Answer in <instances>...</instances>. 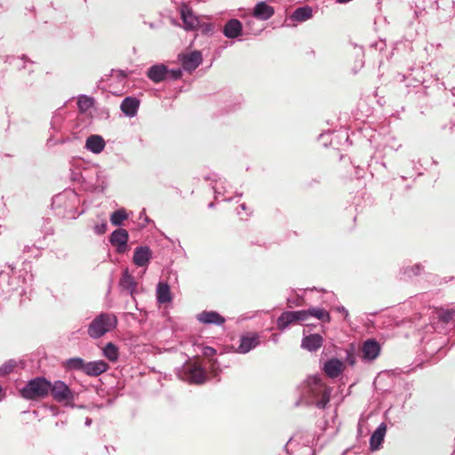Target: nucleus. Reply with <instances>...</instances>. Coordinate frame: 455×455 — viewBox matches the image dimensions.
<instances>
[{"label":"nucleus","mask_w":455,"mask_h":455,"mask_svg":"<svg viewBox=\"0 0 455 455\" xmlns=\"http://www.w3.org/2000/svg\"><path fill=\"white\" fill-rule=\"evenodd\" d=\"M314 435L305 430H298L286 442V453L294 455H315L312 448Z\"/></svg>","instance_id":"1"},{"label":"nucleus","mask_w":455,"mask_h":455,"mask_svg":"<svg viewBox=\"0 0 455 455\" xmlns=\"http://www.w3.org/2000/svg\"><path fill=\"white\" fill-rule=\"evenodd\" d=\"M117 325V318L113 314L101 313L88 326V335L92 339H99L114 330Z\"/></svg>","instance_id":"2"},{"label":"nucleus","mask_w":455,"mask_h":455,"mask_svg":"<svg viewBox=\"0 0 455 455\" xmlns=\"http://www.w3.org/2000/svg\"><path fill=\"white\" fill-rule=\"evenodd\" d=\"M308 393L315 399V406L323 409L330 402L331 388L322 382L318 377H313L308 381Z\"/></svg>","instance_id":"3"},{"label":"nucleus","mask_w":455,"mask_h":455,"mask_svg":"<svg viewBox=\"0 0 455 455\" xmlns=\"http://www.w3.org/2000/svg\"><path fill=\"white\" fill-rule=\"evenodd\" d=\"M51 388V382L44 378H36L30 380L21 390L22 397L26 399H36L45 397Z\"/></svg>","instance_id":"4"},{"label":"nucleus","mask_w":455,"mask_h":455,"mask_svg":"<svg viewBox=\"0 0 455 455\" xmlns=\"http://www.w3.org/2000/svg\"><path fill=\"white\" fill-rule=\"evenodd\" d=\"M50 391L53 399L58 403H69L75 399L74 392L61 380L54 381L52 384L51 383Z\"/></svg>","instance_id":"5"},{"label":"nucleus","mask_w":455,"mask_h":455,"mask_svg":"<svg viewBox=\"0 0 455 455\" xmlns=\"http://www.w3.org/2000/svg\"><path fill=\"white\" fill-rule=\"evenodd\" d=\"M184 379L190 383L202 384L206 380V373L204 368L197 363H189L185 367Z\"/></svg>","instance_id":"6"},{"label":"nucleus","mask_w":455,"mask_h":455,"mask_svg":"<svg viewBox=\"0 0 455 455\" xmlns=\"http://www.w3.org/2000/svg\"><path fill=\"white\" fill-rule=\"evenodd\" d=\"M180 14L186 30H196L200 27L199 17L188 5H182Z\"/></svg>","instance_id":"7"},{"label":"nucleus","mask_w":455,"mask_h":455,"mask_svg":"<svg viewBox=\"0 0 455 455\" xmlns=\"http://www.w3.org/2000/svg\"><path fill=\"white\" fill-rule=\"evenodd\" d=\"M128 238V232L124 228H118L112 232L109 241L116 247L117 252L124 253L127 249Z\"/></svg>","instance_id":"8"},{"label":"nucleus","mask_w":455,"mask_h":455,"mask_svg":"<svg viewBox=\"0 0 455 455\" xmlns=\"http://www.w3.org/2000/svg\"><path fill=\"white\" fill-rule=\"evenodd\" d=\"M344 370V363L338 358H331L327 360L323 366V371L331 379L338 378Z\"/></svg>","instance_id":"9"},{"label":"nucleus","mask_w":455,"mask_h":455,"mask_svg":"<svg viewBox=\"0 0 455 455\" xmlns=\"http://www.w3.org/2000/svg\"><path fill=\"white\" fill-rule=\"evenodd\" d=\"M454 319V310H439L435 313V315L433 317L432 328L435 331H439L441 327L443 328V324H447L452 322Z\"/></svg>","instance_id":"10"},{"label":"nucleus","mask_w":455,"mask_h":455,"mask_svg":"<svg viewBox=\"0 0 455 455\" xmlns=\"http://www.w3.org/2000/svg\"><path fill=\"white\" fill-rule=\"evenodd\" d=\"M380 353L379 344L373 339H367L362 347L363 358L367 361L376 359Z\"/></svg>","instance_id":"11"},{"label":"nucleus","mask_w":455,"mask_h":455,"mask_svg":"<svg viewBox=\"0 0 455 455\" xmlns=\"http://www.w3.org/2000/svg\"><path fill=\"white\" fill-rule=\"evenodd\" d=\"M180 60L185 70L193 71L202 63L203 58L200 52L195 51L182 55Z\"/></svg>","instance_id":"12"},{"label":"nucleus","mask_w":455,"mask_h":455,"mask_svg":"<svg viewBox=\"0 0 455 455\" xmlns=\"http://www.w3.org/2000/svg\"><path fill=\"white\" fill-rule=\"evenodd\" d=\"M323 343V338L322 335L315 333L309 334L303 337L301 340V347L309 352L317 351Z\"/></svg>","instance_id":"13"},{"label":"nucleus","mask_w":455,"mask_h":455,"mask_svg":"<svg viewBox=\"0 0 455 455\" xmlns=\"http://www.w3.org/2000/svg\"><path fill=\"white\" fill-rule=\"evenodd\" d=\"M152 258V251L148 246L137 247L133 254V263L137 267H146Z\"/></svg>","instance_id":"14"},{"label":"nucleus","mask_w":455,"mask_h":455,"mask_svg":"<svg viewBox=\"0 0 455 455\" xmlns=\"http://www.w3.org/2000/svg\"><path fill=\"white\" fill-rule=\"evenodd\" d=\"M387 432V426L381 423L371 434L370 438V449L372 451L379 450Z\"/></svg>","instance_id":"15"},{"label":"nucleus","mask_w":455,"mask_h":455,"mask_svg":"<svg viewBox=\"0 0 455 455\" xmlns=\"http://www.w3.org/2000/svg\"><path fill=\"white\" fill-rule=\"evenodd\" d=\"M168 73L169 70L167 69L166 66H164V64H157L152 66L148 70L147 75L148 77L154 83H160L166 78Z\"/></svg>","instance_id":"16"},{"label":"nucleus","mask_w":455,"mask_h":455,"mask_svg":"<svg viewBox=\"0 0 455 455\" xmlns=\"http://www.w3.org/2000/svg\"><path fill=\"white\" fill-rule=\"evenodd\" d=\"M242 28V23L236 19H232L224 26L223 34L226 37L234 39L241 35Z\"/></svg>","instance_id":"17"},{"label":"nucleus","mask_w":455,"mask_h":455,"mask_svg":"<svg viewBox=\"0 0 455 455\" xmlns=\"http://www.w3.org/2000/svg\"><path fill=\"white\" fill-rule=\"evenodd\" d=\"M108 369V365L103 360L88 362L85 363L84 373L88 376H98Z\"/></svg>","instance_id":"18"},{"label":"nucleus","mask_w":455,"mask_h":455,"mask_svg":"<svg viewBox=\"0 0 455 455\" xmlns=\"http://www.w3.org/2000/svg\"><path fill=\"white\" fill-rule=\"evenodd\" d=\"M105 148V141L100 135H91L86 139L85 148L93 154H100Z\"/></svg>","instance_id":"19"},{"label":"nucleus","mask_w":455,"mask_h":455,"mask_svg":"<svg viewBox=\"0 0 455 455\" xmlns=\"http://www.w3.org/2000/svg\"><path fill=\"white\" fill-rule=\"evenodd\" d=\"M140 106V101L136 98L133 97H126L121 103L120 108L122 112L129 116L133 117L136 116L138 108Z\"/></svg>","instance_id":"20"},{"label":"nucleus","mask_w":455,"mask_h":455,"mask_svg":"<svg viewBox=\"0 0 455 455\" xmlns=\"http://www.w3.org/2000/svg\"><path fill=\"white\" fill-rule=\"evenodd\" d=\"M259 336L251 334L241 338L237 351L241 354H246L259 345Z\"/></svg>","instance_id":"21"},{"label":"nucleus","mask_w":455,"mask_h":455,"mask_svg":"<svg viewBox=\"0 0 455 455\" xmlns=\"http://www.w3.org/2000/svg\"><path fill=\"white\" fill-rule=\"evenodd\" d=\"M197 319L206 324L221 325L225 322L224 317L215 311H203L197 315Z\"/></svg>","instance_id":"22"},{"label":"nucleus","mask_w":455,"mask_h":455,"mask_svg":"<svg viewBox=\"0 0 455 455\" xmlns=\"http://www.w3.org/2000/svg\"><path fill=\"white\" fill-rule=\"evenodd\" d=\"M274 14V8L266 2H260L256 4L253 10V17L261 20H267Z\"/></svg>","instance_id":"23"},{"label":"nucleus","mask_w":455,"mask_h":455,"mask_svg":"<svg viewBox=\"0 0 455 455\" xmlns=\"http://www.w3.org/2000/svg\"><path fill=\"white\" fill-rule=\"evenodd\" d=\"M119 285L123 291H125L130 295H133L136 292L137 283L127 270L124 272L120 278Z\"/></svg>","instance_id":"24"},{"label":"nucleus","mask_w":455,"mask_h":455,"mask_svg":"<svg viewBox=\"0 0 455 455\" xmlns=\"http://www.w3.org/2000/svg\"><path fill=\"white\" fill-rule=\"evenodd\" d=\"M312 8L308 5H305L298 7L290 16V20L292 22H304L312 18Z\"/></svg>","instance_id":"25"},{"label":"nucleus","mask_w":455,"mask_h":455,"mask_svg":"<svg viewBox=\"0 0 455 455\" xmlns=\"http://www.w3.org/2000/svg\"><path fill=\"white\" fill-rule=\"evenodd\" d=\"M156 299L161 304L172 301L170 286L166 283H159L156 287Z\"/></svg>","instance_id":"26"},{"label":"nucleus","mask_w":455,"mask_h":455,"mask_svg":"<svg viewBox=\"0 0 455 455\" xmlns=\"http://www.w3.org/2000/svg\"><path fill=\"white\" fill-rule=\"evenodd\" d=\"M95 180L92 177H89V183L92 185L94 190L103 191L107 187V180L104 172L99 169L94 171Z\"/></svg>","instance_id":"27"},{"label":"nucleus","mask_w":455,"mask_h":455,"mask_svg":"<svg viewBox=\"0 0 455 455\" xmlns=\"http://www.w3.org/2000/svg\"><path fill=\"white\" fill-rule=\"evenodd\" d=\"M307 319V310L286 311V327L294 322H304Z\"/></svg>","instance_id":"28"},{"label":"nucleus","mask_w":455,"mask_h":455,"mask_svg":"<svg viewBox=\"0 0 455 455\" xmlns=\"http://www.w3.org/2000/svg\"><path fill=\"white\" fill-rule=\"evenodd\" d=\"M308 318L315 317L322 322H330L331 316L328 311L322 307H310L307 309Z\"/></svg>","instance_id":"29"},{"label":"nucleus","mask_w":455,"mask_h":455,"mask_svg":"<svg viewBox=\"0 0 455 455\" xmlns=\"http://www.w3.org/2000/svg\"><path fill=\"white\" fill-rule=\"evenodd\" d=\"M103 355L111 362L117 361L119 357L117 347L111 342L108 343L103 348Z\"/></svg>","instance_id":"30"},{"label":"nucleus","mask_w":455,"mask_h":455,"mask_svg":"<svg viewBox=\"0 0 455 455\" xmlns=\"http://www.w3.org/2000/svg\"><path fill=\"white\" fill-rule=\"evenodd\" d=\"M85 363H86V362H84V359H82L80 357H74V358L68 359L66 362V366L69 370L82 371L84 372V369H85Z\"/></svg>","instance_id":"31"},{"label":"nucleus","mask_w":455,"mask_h":455,"mask_svg":"<svg viewBox=\"0 0 455 455\" xmlns=\"http://www.w3.org/2000/svg\"><path fill=\"white\" fill-rule=\"evenodd\" d=\"M94 100L92 98L83 95L78 98L77 105L82 112H86L92 108Z\"/></svg>","instance_id":"32"},{"label":"nucleus","mask_w":455,"mask_h":455,"mask_svg":"<svg viewBox=\"0 0 455 455\" xmlns=\"http://www.w3.org/2000/svg\"><path fill=\"white\" fill-rule=\"evenodd\" d=\"M127 214L124 210H118L114 212L110 216V221L115 226H120L124 220L127 219Z\"/></svg>","instance_id":"33"},{"label":"nucleus","mask_w":455,"mask_h":455,"mask_svg":"<svg viewBox=\"0 0 455 455\" xmlns=\"http://www.w3.org/2000/svg\"><path fill=\"white\" fill-rule=\"evenodd\" d=\"M423 267L421 264L418 263L413 266H408L403 268V275L407 277H412L419 275Z\"/></svg>","instance_id":"34"},{"label":"nucleus","mask_w":455,"mask_h":455,"mask_svg":"<svg viewBox=\"0 0 455 455\" xmlns=\"http://www.w3.org/2000/svg\"><path fill=\"white\" fill-rule=\"evenodd\" d=\"M14 366H15V363L12 361H10V362L4 363L0 368V373L3 375L8 374L13 370Z\"/></svg>","instance_id":"35"},{"label":"nucleus","mask_w":455,"mask_h":455,"mask_svg":"<svg viewBox=\"0 0 455 455\" xmlns=\"http://www.w3.org/2000/svg\"><path fill=\"white\" fill-rule=\"evenodd\" d=\"M107 221L103 220L100 224H98L94 227V231L99 235L104 234L107 231Z\"/></svg>","instance_id":"36"},{"label":"nucleus","mask_w":455,"mask_h":455,"mask_svg":"<svg viewBox=\"0 0 455 455\" xmlns=\"http://www.w3.org/2000/svg\"><path fill=\"white\" fill-rule=\"evenodd\" d=\"M216 353L215 349L211 347H206L204 349V355L205 356H212Z\"/></svg>","instance_id":"37"},{"label":"nucleus","mask_w":455,"mask_h":455,"mask_svg":"<svg viewBox=\"0 0 455 455\" xmlns=\"http://www.w3.org/2000/svg\"><path fill=\"white\" fill-rule=\"evenodd\" d=\"M337 310H338L339 313H341V314H343V315H344L345 319H347V318L348 317L349 314H348L347 309L345 307L340 306V307H339L337 308Z\"/></svg>","instance_id":"38"},{"label":"nucleus","mask_w":455,"mask_h":455,"mask_svg":"<svg viewBox=\"0 0 455 455\" xmlns=\"http://www.w3.org/2000/svg\"><path fill=\"white\" fill-rule=\"evenodd\" d=\"M278 326L280 329H283L284 327V313H283L279 317L277 321Z\"/></svg>","instance_id":"39"},{"label":"nucleus","mask_w":455,"mask_h":455,"mask_svg":"<svg viewBox=\"0 0 455 455\" xmlns=\"http://www.w3.org/2000/svg\"><path fill=\"white\" fill-rule=\"evenodd\" d=\"M348 363L350 365H354L355 363V357L353 355H351L349 352H347V358Z\"/></svg>","instance_id":"40"},{"label":"nucleus","mask_w":455,"mask_h":455,"mask_svg":"<svg viewBox=\"0 0 455 455\" xmlns=\"http://www.w3.org/2000/svg\"><path fill=\"white\" fill-rule=\"evenodd\" d=\"M172 76L174 78H178V77H180L181 76V70L180 69L172 70Z\"/></svg>","instance_id":"41"},{"label":"nucleus","mask_w":455,"mask_h":455,"mask_svg":"<svg viewBox=\"0 0 455 455\" xmlns=\"http://www.w3.org/2000/svg\"><path fill=\"white\" fill-rule=\"evenodd\" d=\"M23 60H24L23 58L20 59V58H14L13 57V58H12L11 63L12 62H20V61H22Z\"/></svg>","instance_id":"42"},{"label":"nucleus","mask_w":455,"mask_h":455,"mask_svg":"<svg viewBox=\"0 0 455 455\" xmlns=\"http://www.w3.org/2000/svg\"><path fill=\"white\" fill-rule=\"evenodd\" d=\"M91 424H92V419H89V418H86V419H85V425L89 427V426H91Z\"/></svg>","instance_id":"43"},{"label":"nucleus","mask_w":455,"mask_h":455,"mask_svg":"<svg viewBox=\"0 0 455 455\" xmlns=\"http://www.w3.org/2000/svg\"><path fill=\"white\" fill-rule=\"evenodd\" d=\"M240 207H241V209H242V210H243V211H245V210H246V205H245L244 204H242L240 205Z\"/></svg>","instance_id":"44"},{"label":"nucleus","mask_w":455,"mask_h":455,"mask_svg":"<svg viewBox=\"0 0 455 455\" xmlns=\"http://www.w3.org/2000/svg\"><path fill=\"white\" fill-rule=\"evenodd\" d=\"M342 455H345V452Z\"/></svg>","instance_id":"45"}]
</instances>
